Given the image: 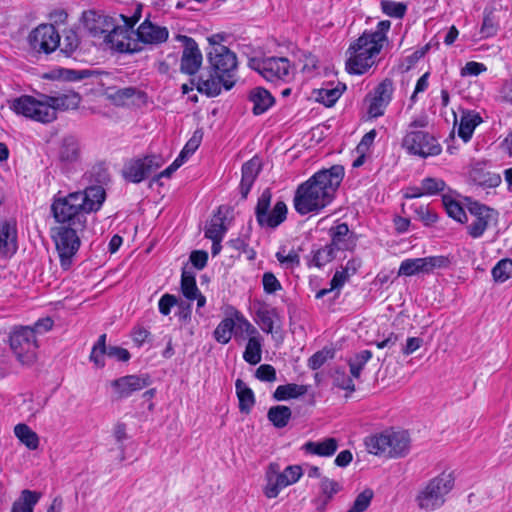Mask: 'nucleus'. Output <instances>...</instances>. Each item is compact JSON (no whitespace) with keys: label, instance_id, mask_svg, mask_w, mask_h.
Instances as JSON below:
<instances>
[{"label":"nucleus","instance_id":"26","mask_svg":"<svg viewBox=\"0 0 512 512\" xmlns=\"http://www.w3.org/2000/svg\"><path fill=\"white\" fill-rule=\"evenodd\" d=\"M389 446L387 457L398 458L408 454L410 449V437L406 431H389Z\"/></svg>","mask_w":512,"mask_h":512},{"label":"nucleus","instance_id":"50","mask_svg":"<svg viewBox=\"0 0 512 512\" xmlns=\"http://www.w3.org/2000/svg\"><path fill=\"white\" fill-rule=\"evenodd\" d=\"M492 276L496 282L503 283L512 278V260L502 259L492 269Z\"/></svg>","mask_w":512,"mask_h":512},{"label":"nucleus","instance_id":"34","mask_svg":"<svg viewBox=\"0 0 512 512\" xmlns=\"http://www.w3.org/2000/svg\"><path fill=\"white\" fill-rule=\"evenodd\" d=\"M365 446L370 454L387 457L389 446V431L370 435L365 439Z\"/></svg>","mask_w":512,"mask_h":512},{"label":"nucleus","instance_id":"42","mask_svg":"<svg viewBox=\"0 0 512 512\" xmlns=\"http://www.w3.org/2000/svg\"><path fill=\"white\" fill-rule=\"evenodd\" d=\"M181 292L185 298L192 301L200 292L193 272L183 270L181 275Z\"/></svg>","mask_w":512,"mask_h":512},{"label":"nucleus","instance_id":"21","mask_svg":"<svg viewBox=\"0 0 512 512\" xmlns=\"http://www.w3.org/2000/svg\"><path fill=\"white\" fill-rule=\"evenodd\" d=\"M137 42L149 45H158L167 41L169 31L166 27H162L152 23L149 19H145L136 30Z\"/></svg>","mask_w":512,"mask_h":512},{"label":"nucleus","instance_id":"23","mask_svg":"<svg viewBox=\"0 0 512 512\" xmlns=\"http://www.w3.org/2000/svg\"><path fill=\"white\" fill-rule=\"evenodd\" d=\"M81 157V148L79 141L74 136H66L62 139L58 159L63 167H69L76 164Z\"/></svg>","mask_w":512,"mask_h":512},{"label":"nucleus","instance_id":"39","mask_svg":"<svg viewBox=\"0 0 512 512\" xmlns=\"http://www.w3.org/2000/svg\"><path fill=\"white\" fill-rule=\"evenodd\" d=\"M292 411L288 406L276 405L272 406L267 413L268 420L276 428H284L289 423Z\"/></svg>","mask_w":512,"mask_h":512},{"label":"nucleus","instance_id":"24","mask_svg":"<svg viewBox=\"0 0 512 512\" xmlns=\"http://www.w3.org/2000/svg\"><path fill=\"white\" fill-rule=\"evenodd\" d=\"M18 249L17 229L15 223L11 221L0 222V254L2 256H11Z\"/></svg>","mask_w":512,"mask_h":512},{"label":"nucleus","instance_id":"7","mask_svg":"<svg viewBox=\"0 0 512 512\" xmlns=\"http://www.w3.org/2000/svg\"><path fill=\"white\" fill-rule=\"evenodd\" d=\"M302 476V468L298 465L287 466L282 472L277 463H271L265 473L263 493L268 499L276 498L281 490L296 483Z\"/></svg>","mask_w":512,"mask_h":512},{"label":"nucleus","instance_id":"13","mask_svg":"<svg viewBox=\"0 0 512 512\" xmlns=\"http://www.w3.org/2000/svg\"><path fill=\"white\" fill-rule=\"evenodd\" d=\"M139 17L134 16L127 27L113 26L110 32L105 35L104 42L108 47L120 53H135L141 50L137 40L131 38V29Z\"/></svg>","mask_w":512,"mask_h":512},{"label":"nucleus","instance_id":"40","mask_svg":"<svg viewBox=\"0 0 512 512\" xmlns=\"http://www.w3.org/2000/svg\"><path fill=\"white\" fill-rule=\"evenodd\" d=\"M262 343L259 336H252L248 339V342L243 353L244 360L251 364L256 365L262 359Z\"/></svg>","mask_w":512,"mask_h":512},{"label":"nucleus","instance_id":"33","mask_svg":"<svg viewBox=\"0 0 512 512\" xmlns=\"http://www.w3.org/2000/svg\"><path fill=\"white\" fill-rule=\"evenodd\" d=\"M470 178L475 184L486 188H494L501 183L498 173L485 170L482 167H474L470 171Z\"/></svg>","mask_w":512,"mask_h":512},{"label":"nucleus","instance_id":"2","mask_svg":"<svg viewBox=\"0 0 512 512\" xmlns=\"http://www.w3.org/2000/svg\"><path fill=\"white\" fill-rule=\"evenodd\" d=\"M105 198L106 193L102 186H90L84 191L54 197L51 212L59 225L84 229L87 222L86 215L98 211Z\"/></svg>","mask_w":512,"mask_h":512},{"label":"nucleus","instance_id":"58","mask_svg":"<svg viewBox=\"0 0 512 512\" xmlns=\"http://www.w3.org/2000/svg\"><path fill=\"white\" fill-rule=\"evenodd\" d=\"M333 381L334 385L340 389L347 390L349 392H353L355 390L353 379L344 371H336Z\"/></svg>","mask_w":512,"mask_h":512},{"label":"nucleus","instance_id":"56","mask_svg":"<svg viewBox=\"0 0 512 512\" xmlns=\"http://www.w3.org/2000/svg\"><path fill=\"white\" fill-rule=\"evenodd\" d=\"M342 91L338 88L321 89L318 92L317 100L327 107L332 106L341 96Z\"/></svg>","mask_w":512,"mask_h":512},{"label":"nucleus","instance_id":"29","mask_svg":"<svg viewBox=\"0 0 512 512\" xmlns=\"http://www.w3.org/2000/svg\"><path fill=\"white\" fill-rule=\"evenodd\" d=\"M46 101L54 112H56L57 109H76L80 104L81 97L74 91H65L55 96H46Z\"/></svg>","mask_w":512,"mask_h":512},{"label":"nucleus","instance_id":"30","mask_svg":"<svg viewBox=\"0 0 512 512\" xmlns=\"http://www.w3.org/2000/svg\"><path fill=\"white\" fill-rule=\"evenodd\" d=\"M305 452L320 457H330L338 449V440L336 438H325L322 441H308L304 444Z\"/></svg>","mask_w":512,"mask_h":512},{"label":"nucleus","instance_id":"36","mask_svg":"<svg viewBox=\"0 0 512 512\" xmlns=\"http://www.w3.org/2000/svg\"><path fill=\"white\" fill-rule=\"evenodd\" d=\"M308 392V386L296 383H288L279 385L274 393L273 398L276 401H287L304 396Z\"/></svg>","mask_w":512,"mask_h":512},{"label":"nucleus","instance_id":"16","mask_svg":"<svg viewBox=\"0 0 512 512\" xmlns=\"http://www.w3.org/2000/svg\"><path fill=\"white\" fill-rule=\"evenodd\" d=\"M394 93L392 79L385 78L367 96L369 102L368 114L372 118L384 115L387 106L390 104Z\"/></svg>","mask_w":512,"mask_h":512},{"label":"nucleus","instance_id":"25","mask_svg":"<svg viewBox=\"0 0 512 512\" xmlns=\"http://www.w3.org/2000/svg\"><path fill=\"white\" fill-rule=\"evenodd\" d=\"M262 168L260 158L253 157L242 166V178L240 182V193L243 199H246L256 178Z\"/></svg>","mask_w":512,"mask_h":512},{"label":"nucleus","instance_id":"15","mask_svg":"<svg viewBox=\"0 0 512 512\" xmlns=\"http://www.w3.org/2000/svg\"><path fill=\"white\" fill-rule=\"evenodd\" d=\"M450 264L446 256H429L424 258H409L401 262L398 276H415L429 274L435 269L446 268Z\"/></svg>","mask_w":512,"mask_h":512},{"label":"nucleus","instance_id":"27","mask_svg":"<svg viewBox=\"0 0 512 512\" xmlns=\"http://www.w3.org/2000/svg\"><path fill=\"white\" fill-rule=\"evenodd\" d=\"M249 101L253 104L252 111L255 115L265 113L275 102L271 93L263 87H254L248 95Z\"/></svg>","mask_w":512,"mask_h":512},{"label":"nucleus","instance_id":"12","mask_svg":"<svg viewBox=\"0 0 512 512\" xmlns=\"http://www.w3.org/2000/svg\"><path fill=\"white\" fill-rule=\"evenodd\" d=\"M403 147L413 155L426 158L441 153V146L437 140L425 131H410L406 134L402 143Z\"/></svg>","mask_w":512,"mask_h":512},{"label":"nucleus","instance_id":"41","mask_svg":"<svg viewBox=\"0 0 512 512\" xmlns=\"http://www.w3.org/2000/svg\"><path fill=\"white\" fill-rule=\"evenodd\" d=\"M222 86V77H219L218 75H216V77L210 75L207 79L200 77L197 82V90L210 97L219 95L221 93Z\"/></svg>","mask_w":512,"mask_h":512},{"label":"nucleus","instance_id":"20","mask_svg":"<svg viewBox=\"0 0 512 512\" xmlns=\"http://www.w3.org/2000/svg\"><path fill=\"white\" fill-rule=\"evenodd\" d=\"M149 384L150 378L147 375H127L111 382V386L119 398H127L134 392L146 388Z\"/></svg>","mask_w":512,"mask_h":512},{"label":"nucleus","instance_id":"11","mask_svg":"<svg viewBox=\"0 0 512 512\" xmlns=\"http://www.w3.org/2000/svg\"><path fill=\"white\" fill-rule=\"evenodd\" d=\"M248 66L267 81H285L290 77L291 64L286 57L250 58Z\"/></svg>","mask_w":512,"mask_h":512},{"label":"nucleus","instance_id":"47","mask_svg":"<svg viewBox=\"0 0 512 512\" xmlns=\"http://www.w3.org/2000/svg\"><path fill=\"white\" fill-rule=\"evenodd\" d=\"M371 357H372L371 351L362 350L349 359L348 363H349V367H350V372L354 378L360 377L363 367L371 359Z\"/></svg>","mask_w":512,"mask_h":512},{"label":"nucleus","instance_id":"4","mask_svg":"<svg viewBox=\"0 0 512 512\" xmlns=\"http://www.w3.org/2000/svg\"><path fill=\"white\" fill-rule=\"evenodd\" d=\"M454 481V476L450 472H443L429 480L415 498L417 506L426 511H434L442 507L446 496L454 487Z\"/></svg>","mask_w":512,"mask_h":512},{"label":"nucleus","instance_id":"64","mask_svg":"<svg viewBox=\"0 0 512 512\" xmlns=\"http://www.w3.org/2000/svg\"><path fill=\"white\" fill-rule=\"evenodd\" d=\"M376 130L372 129L367 132L356 147L357 153H367L376 138Z\"/></svg>","mask_w":512,"mask_h":512},{"label":"nucleus","instance_id":"62","mask_svg":"<svg viewBox=\"0 0 512 512\" xmlns=\"http://www.w3.org/2000/svg\"><path fill=\"white\" fill-rule=\"evenodd\" d=\"M177 303V298L171 294H164L158 303L159 311L162 315H169L171 308Z\"/></svg>","mask_w":512,"mask_h":512},{"label":"nucleus","instance_id":"22","mask_svg":"<svg viewBox=\"0 0 512 512\" xmlns=\"http://www.w3.org/2000/svg\"><path fill=\"white\" fill-rule=\"evenodd\" d=\"M83 25L93 37L105 36L113 27L107 16L91 10L83 13Z\"/></svg>","mask_w":512,"mask_h":512},{"label":"nucleus","instance_id":"9","mask_svg":"<svg viewBox=\"0 0 512 512\" xmlns=\"http://www.w3.org/2000/svg\"><path fill=\"white\" fill-rule=\"evenodd\" d=\"M9 345L22 364L35 361V351L38 348L34 328L31 326H15L9 333Z\"/></svg>","mask_w":512,"mask_h":512},{"label":"nucleus","instance_id":"46","mask_svg":"<svg viewBox=\"0 0 512 512\" xmlns=\"http://www.w3.org/2000/svg\"><path fill=\"white\" fill-rule=\"evenodd\" d=\"M380 6L385 15L396 19H402L407 12V5L403 2L382 0Z\"/></svg>","mask_w":512,"mask_h":512},{"label":"nucleus","instance_id":"48","mask_svg":"<svg viewBox=\"0 0 512 512\" xmlns=\"http://www.w3.org/2000/svg\"><path fill=\"white\" fill-rule=\"evenodd\" d=\"M442 201L445 206L447 214L451 218L460 223H464L467 221L466 212L457 201L451 199L447 195H443Z\"/></svg>","mask_w":512,"mask_h":512},{"label":"nucleus","instance_id":"37","mask_svg":"<svg viewBox=\"0 0 512 512\" xmlns=\"http://www.w3.org/2000/svg\"><path fill=\"white\" fill-rule=\"evenodd\" d=\"M236 394L239 400V410L242 413H250L255 404V396L251 388L241 380L237 379L235 382Z\"/></svg>","mask_w":512,"mask_h":512},{"label":"nucleus","instance_id":"6","mask_svg":"<svg viewBox=\"0 0 512 512\" xmlns=\"http://www.w3.org/2000/svg\"><path fill=\"white\" fill-rule=\"evenodd\" d=\"M208 61L215 74L222 77L226 90L231 89L236 82L238 68L237 56L228 47H216L207 51Z\"/></svg>","mask_w":512,"mask_h":512},{"label":"nucleus","instance_id":"32","mask_svg":"<svg viewBox=\"0 0 512 512\" xmlns=\"http://www.w3.org/2000/svg\"><path fill=\"white\" fill-rule=\"evenodd\" d=\"M41 497V492L24 489L13 502L11 512H33Z\"/></svg>","mask_w":512,"mask_h":512},{"label":"nucleus","instance_id":"8","mask_svg":"<svg viewBox=\"0 0 512 512\" xmlns=\"http://www.w3.org/2000/svg\"><path fill=\"white\" fill-rule=\"evenodd\" d=\"M271 199L272 193L269 188L265 189L258 198L255 217L261 228L275 229L286 220L288 212L286 204L283 201H278L270 209Z\"/></svg>","mask_w":512,"mask_h":512},{"label":"nucleus","instance_id":"38","mask_svg":"<svg viewBox=\"0 0 512 512\" xmlns=\"http://www.w3.org/2000/svg\"><path fill=\"white\" fill-rule=\"evenodd\" d=\"M15 436L30 450L39 447V437L28 425L20 423L14 427Z\"/></svg>","mask_w":512,"mask_h":512},{"label":"nucleus","instance_id":"3","mask_svg":"<svg viewBox=\"0 0 512 512\" xmlns=\"http://www.w3.org/2000/svg\"><path fill=\"white\" fill-rule=\"evenodd\" d=\"M390 27L389 20H382L377 24L375 31H365L350 44L347 51L349 58L346 62L349 73L364 74L376 63L377 56L388 42L387 33Z\"/></svg>","mask_w":512,"mask_h":512},{"label":"nucleus","instance_id":"53","mask_svg":"<svg viewBox=\"0 0 512 512\" xmlns=\"http://www.w3.org/2000/svg\"><path fill=\"white\" fill-rule=\"evenodd\" d=\"M422 190L425 195H436L446 188V183L440 178L427 177L421 181Z\"/></svg>","mask_w":512,"mask_h":512},{"label":"nucleus","instance_id":"5","mask_svg":"<svg viewBox=\"0 0 512 512\" xmlns=\"http://www.w3.org/2000/svg\"><path fill=\"white\" fill-rule=\"evenodd\" d=\"M83 230L67 225L51 228V237L55 243L61 267L65 270L70 268L72 260L79 250L81 242L78 233Z\"/></svg>","mask_w":512,"mask_h":512},{"label":"nucleus","instance_id":"18","mask_svg":"<svg viewBox=\"0 0 512 512\" xmlns=\"http://www.w3.org/2000/svg\"><path fill=\"white\" fill-rule=\"evenodd\" d=\"M160 165L161 161L156 156L133 159L125 165L123 176L132 183H140L155 172Z\"/></svg>","mask_w":512,"mask_h":512},{"label":"nucleus","instance_id":"28","mask_svg":"<svg viewBox=\"0 0 512 512\" xmlns=\"http://www.w3.org/2000/svg\"><path fill=\"white\" fill-rule=\"evenodd\" d=\"M331 243L337 251L349 250L354 246L353 234L350 233L349 227L346 223L338 224L330 229Z\"/></svg>","mask_w":512,"mask_h":512},{"label":"nucleus","instance_id":"10","mask_svg":"<svg viewBox=\"0 0 512 512\" xmlns=\"http://www.w3.org/2000/svg\"><path fill=\"white\" fill-rule=\"evenodd\" d=\"M11 109L17 114L31 118L42 123H49L56 119V112L47 104L28 95L13 100Z\"/></svg>","mask_w":512,"mask_h":512},{"label":"nucleus","instance_id":"45","mask_svg":"<svg viewBox=\"0 0 512 512\" xmlns=\"http://www.w3.org/2000/svg\"><path fill=\"white\" fill-rule=\"evenodd\" d=\"M235 323L231 318L223 319L214 330V338L218 343L227 344L232 337Z\"/></svg>","mask_w":512,"mask_h":512},{"label":"nucleus","instance_id":"17","mask_svg":"<svg viewBox=\"0 0 512 512\" xmlns=\"http://www.w3.org/2000/svg\"><path fill=\"white\" fill-rule=\"evenodd\" d=\"M176 40L183 44L180 59V71L187 75H195L201 68L203 57L196 41L186 35H177Z\"/></svg>","mask_w":512,"mask_h":512},{"label":"nucleus","instance_id":"55","mask_svg":"<svg viewBox=\"0 0 512 512\" xmlns=\"http://www.w3.org/2000/svg\"><path fill=\"white\" fill-rule=\"evenodd\" d=\"M498 31V22L491 12H485L480 29L481 37L489 38L496 35Z\"/></svg>","mask_w":512,"mask_h":512},{"label":"nucleus","instance_id":"35","mask_svg":"<svg viewBox=\"0 0 512 512\" xmlns=\"http://www.w3.org/2000/svg\"><path fill=\"white\" fill-rule=\"evenodd\" d=\"M223 206H220L217 210V214L211 219L209 225L205 230V237L210 240H222L227 232L225 226V214H223Z\"/></svg>","mask_w":512,"mask_h":512},{"label":"nucleus","instance_id":"19","mask_svg":"<svg viewBox=\"0 0 512 512\" xmlns=\"http://www.w3.org/2000/svg\"><path fill=\"white\" fill-rule=\"evenodd\" d=\"M469 211L474 216V220L467 226L468 234L472 238H479L483 235L489 223L495 220L496 212L494 209L477 202L471 204Z\"/></svg>","mask_w":512,"mask_h":512},{"label":"nucleus","instance_id":"61","mask_svg":"<svg viewBox=\"0 0 512 512\" xmlns=\"http://www.w3.org/2000/svg\"><path fill=\"white\" fill-rule=\"evenodd\" d=\"M255 376L260 381L273 382L276 380V370L272 365L262 364L257 368Z\"/></svg>","mask_w":512,"mask_h":512},{"label":"nucleus","instance_id":"59","mask_svg":"<svg viewBox=\"0 0 512 512\" xmlns=\"http://www.w3.org/2000/svg\"><path fill=\"white\" fill-rule=\"evenodd\" d=\"M263 289L267 294H273L282 289L281 283L272 272H266L262 277Z\"/></svg>","mask_w":512,"mask_h":512},{"label":"nucleus","instance_id":"1","mask_svg":"<svg viewBox=\"0 0 512 512\" xmlns=\"http://www.w3.org/2000/svg\"><path fill=\"white\" fill-rule=\"evenodd\" d=\"M344 177V168L334 165L316 172L298 186L294 196V208L301 214L319 211L329 205Z\"/></svg>","mask_w":512,"mask_h":512},{"label":"nucleus","instance_id":"63","mask_svg":"<svg viewBox=\"0 0 512 512\" xmlns=\"http://www.w3.org/2000/svg\"><path fill=\"white\" fill-rule=\"evenodd\" d=\"M486 71V67L484 64L470 61L465 64V66L461 69L462 76H478L480 73Z\"/></svg>","mask_w":512,"mask_h":512},{"label":"nucleus","instance_id":"49","mask_svg":"<svg viewBox=\"0 0 512 512\" xmlns=\"http://www.w3.org/2000/svg\"><path fill=\"white\" fill-rule=\"evenodd\" d=\"M256 316L260 328L265 333H272L274 329V318L276 317V310L263 307L257 310Z\"/></svg>","mask_w":512,"mask_h":512},{"label":"nucleus","instance_id":"52","mask_svg":"<svg viewBox=\"0 0 512 512\" xmlns=\"http://www.w3.org/2000/svg\"><path fill=\"white\" fill-rule=\"evenodd\" d=\"M201 140L202 132L200 130H196L178 155L179 162L185 163L186 160L198 149Z\"/></svg>","mask_w":512,"mask_h":512},{"label":"nucleus","instance_id":"60","mask_svg":"<svg viewBox=\"0 0 512 512\" xmlns=\"http://www.w3.org/2000/svg\"><path fill=\"white\" fill-rule=\"evenodd\" d=\"M320 487L322 493L326 496L324 503H327L340 490L338 482L326 477L322 478Z\"/></svg>","mask_w":512,"mask_h":512},{"label":"nucleus","instance_id":"54","mask_svg":"<svg viewBox=\"0 0 512 512\" xmlns=\"http://www.w3.org/2000/svg\"><path fill=\"white\" fill-rule=\"evenodd\" d=\"M373 491L365 489L354 500L353 505L347 512H364L370 505L373 498Z\"/></svg>","mask_w":512,"mask_h":512},{"label":"nucleus","instance_id":"31","mask_svg":"<svg viewBox=\"0 0 512 512\" xmlns=\"http://www.w3.org/2000/svg\"><path fill=\"white\" fill-rule=\"evenodd\" d=\"M482 122L479 113L475 111H464L460 117L458 136L467 143L475 130V128Z\"/></svg>","mask_w":512,"mask_h":512},{"label":"nucleus","instance_id":"43","mask_svg":"<svg viewBox=\"0 0 512 512\" xmlns=\"http://www.w3.org/2000/svg\"><path fill=\"white\" fill-rule=\"evenodd\" d=\"M336 249L330 244L325 245L322 248H319L315 251H312V259L311 263L321 268L326 264L330 263L336 257Z\"/></svg>","mask_w":512,"mask_h":512},{"label":"nucleus","instance_id":"14","mask_svg":"<svg viewBox=\"0 0 512 512\" xmlns=\"http://www.w3.org/2000/svg\"><path fill=\"white\" fill-rule=\"evenodd\" d=\"M28 42L36 53L48 55L60 46V34L54 24H40L30 32Z\"/></svg>","mask_w":512,"mask_h":512},{"label":"nucleus","instance_id":"51","mask_svg":"<svg viewBox=\"0 0 512 512\" xmlns=\"http://www.w3.org/2000/svg\"><path fill=\"white\" fill-rule=\"evenodd\" d=\"M275 256L280 265L286 269H293L300 265V256L295 250L286 252L285 248H281Z\"/></svg>","mask_w":512,"mask_h":512},{"label":"nucleus","instance_id":"44","mask_svg":"<svg viewBox=\"0 0 512 512\" xmlns=\"http://www.w3.org/2000/svg\"><path fill=\"white\" fill-rule=\"evenodd\" d=\"M80 44V39L77 33L72 30H66L64 32L63 41H60V52L63 53L66 57H71L78 49Z\"/></svg>","mask_w":512,"mask_h":512},{"label":"nucleus","instance_id":"57","mask_svg":"<svg viewBox=\"0 0 512 512\" xmlns=\"http://www.w3.org/2000/svg\"><path fill=\"white\" fill-rule=\"evenodd\" d=\"M333 357L331 350H321L313 354L308 360V366L312 370H317L324 365V363Z\"/></svg>","mask_w":512,"mask_h":512}]
</instances>
